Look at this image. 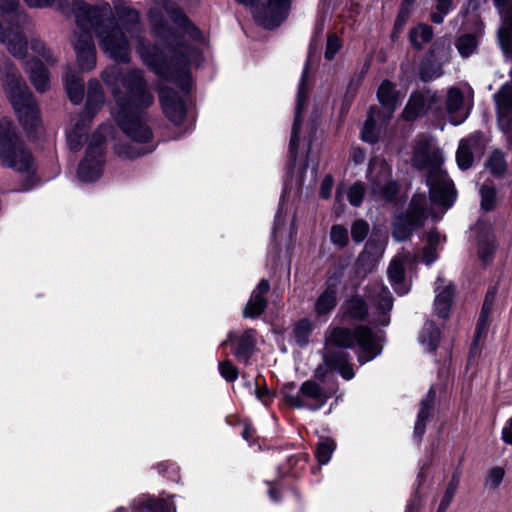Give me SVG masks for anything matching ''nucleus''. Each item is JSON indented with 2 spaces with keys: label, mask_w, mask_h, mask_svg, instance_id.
Instances as JSON below:
<instances>
[{
  "label": "nucleus",
  "mask_w": 512,
  "mask_h": 512,
  "mask_svg": "<svg viewBox=\"0 0 512 512\" xmlns=\"http://www.w3.org/2000/svg\"><path fill=\"white\" fill-rule=\"evenodd\" d=\"M102 79L108 85L116 101L113 115L123 132L131 139L129 147H117V153L124 158H134L153 150L152 145L146 144L151 139L150 128L143 121L142 106L153 102V96L146 90L141 72L134 70L123 74L118 65L109 67L102 73Z\"/></svg>",
  "instance_id": "f257e3e1"
},
{
  "label": "nucleus",
  "mask_w": 512,
  "mask_h": 512,
  "mask_svg": "<svg viewBox=\"0 0 512 512\" xmlns=\"http://www.w3.org/2000/svg\"><path fill=\"white\" fill-rule=\"evenodd\" d=\"M73 11L79 34H75L73 46L81 70L89 71L96 65V50L90 30H95L102 50L117 61H126L129 57V44L122 29L110 19L108 4L99 7L87 6L81 0L73 2Z\"/></svg>",
  "instance_id": "f03ea898"
},
{
  "label": "nucleus",
  "mask_w": 512,
  "mask_h": 512,
  "mask_svg": "<svg viewBox=\"0 0 512 512\" xmlns=\"http://www.w3.org/2000/svg\"><path fill=\"white\" fill-rule=\"evenodd\" d=\"M156 1L162 6L169 19L173 22L174 30L172 31V28L164 23L162 15L153 9L150 11L153 31L171 47L163 51L156 46L146 45L144 41H140L137 52L144 63L151 67L157 75L167 77L172 75L174 62L175 64L186 66V64L192 61L197 51L190 46H184L182 40H196L200 38V32L176 7L167 4L164 0Z\"/></svg>",
  "instance_id": "7ed1b4c3"
},
{
  "label": "nucleus",
  "mask_w": 512,
  "mask_h": 512,
  "mask_svg": "<svg viewBox=\"0 0 512 512\" xmlns=\"http://www.w3.org/2000/svg\"><path fill=\"white\" fill-rule=\"evenodd\" d=\"M354 344L358 347L360 364L373 360L382 351L380 339L375 337L369 328L360 326L352 332L349 329L336 327L331 329L325 337L324 366L338 371L346 380L352 379L355 373L349 363V354L342 349L351 348Z\"/></svg>",
  "instance_id": "20e7f679"
},
{
  "label": "nucleus",
  "mask_w": 512,
  "mask_h": 512,
  "mask_svg": "<svg viewBox=\"0 0 512 512\" xmlns=\"http://www.w3.org/2000/svg\"><path fill=\"white\" fill-rule=\"evenodd\" d=\"M413 165L427 171V185L430 189V202L442 208L444 213L456 198L452 181L442 169L443 153L436 141L428 136H419L414 145Z\"/></svg>",
  "instance_id": "39448f33"
},
{
  "label": "nucleus",
  "mask_w": 512,
  "mask_h": 512,
  "mask_svg": "<svg viewBox=\"0 0 512 512\" xmlns=\"http://www.w3.org/2000/svg\"><path fill=\"white\" fill-rule=\"evenodd\" d=\"M3 86L20 122L26 130L37 127L39 111L37 105L18 70L13 65H7Z\"/></svg>",
  "instance_id": "423d86ee"
},
{
  "label": "nucleus",
  "mask_w": 512,
  "mask_h": 512,
  "mask_svg": "<svg viewBox=\"0 0 512 512\" xmlns=\"http://www.w3.org/2000/svg\"><path fill=\"white\" fill-rule=\"evenodd\" d=\"M26 21L18 1L0 0V44H6L7 50L19 59L28 53V42L20 29Z\"/></svg>",
  "instance_id": "0eeeda50"
},
{
  "label": "nucleus",
  "mask_w": 512,
  "mask_h": 512,
  "mask_svg": "<svg viewBox=\"0 0 512 512\" xmlns=\"http://www.w3.org/2000/svg\"><path fill=\"white\" fill-rule=\"evenodd\" d=\"M0 161L3 166L17 172H29L33 167V158L22 140L15 132L10 120H0Z\"/></svg>",
  "instance_id": "6e6552de"
},
{
  "label": "nucleus",
  "mask_w": 512,
  "mask_h": 512,
  "mask_svg": "<svg viewBox=\"0 0 512 512\" xmlns=\"http://www.w3.org/2000/svg\"><path fill=\"white\" fill-rule=\"evenodd\" d=\"M366 179L369 184V196L375 202H392L399 193V184L392 178L391 166L381 157L370 160Z\"/></svg>",
  "instance_id": "1a4fd4ad"
},
{
  "label": "nucleus",
  "mask_w": 512,
  "mask_h": 512,
  "mask_svg": "<svg viewBox=\"0 0 512 512\" xmlns=\"http://www.w3.org/2000/svg\"><path fill=\"white\" fill-rule=\"evenodd\" d=\"M104 104V94L97 80H90L84 115L72 120V128L67 132V141L72 150L81 145L83 136L93 118Z\"/></svg>",
  "instance_id": "9d476101"
},
{
  "label": "nucleus",
  "mask_w": 512,
  "mask_h": 512,
  "mask_svg": "<svg viewBox=\"0 0 512 512\" xmlns=\"http://www.w3.org/2000/svg\"><path fill=\"white\" fill-rule=\"evenodd\" d=\"M281 391L285 401L295 408L318 410L329 399V395L316 382L311 380L302 383L299 389H296L293 382L286 383Z\"/></svg>",
  "instance_id": "9b49d317"
},
{
  "label": "nucleus",
  "mask_w": 512,
  "mask_h": 512,
  "mask_svg": "<svg viewBox=\"0 0 512 512\" xmlns=\"http://www.w3.org/2000/svg\"><path fill=\"white\" fill-rule=\"evenodd\" d=\"M252 10L255 20L266 28H274L286 18L292 0H236Z\"/></svg>",
  "instance_id": "f8f14e48"
},
{
  "label": "nucleus",
  "mask_w": 512,
  "mask_h": 512,
  "mask_svg": "<svg viewBox=\"0 0 512 512\" xmlns=\"http://www.w3.org/2000/svg\"><path fill=\"white\" fill-rule=\"evenodd\" d=\"M427 203L424 194H416L411 200L408 212L395 219L393 235L398 241L407 239L413 229L423 224L428 215H433L428 212Z\"/></svg>",
  "instance_id": "ddd939ff"
},
{
  "label": "nucleus",
  "mask_w": 512,
  "mask_h": 512,
  "mask_svg": "<svg viewBox=\"0 0 512 512\" xmlns=\"http://www.w3.org/2000/svg\"><path fill=\"white\" fill-rule=\"evenodd\" d=\"M104 136L97 132L93 135L84 160L78 168V178L83 182H93L100 178L103 168Z\"/></svg>",
  "instance_id": "4468645a"
},
{
  "label": "nucleus",
  "mask_w": 512,
  "mask_h": 512,
  "mask_svg": "<svg viewBox=\"0 0 512 512\" xmlns=\"http://www.w3.org/2000/svg\"><path fill=\"white\" fill-rule=\"evenodd\" d=\"M366 297L370 302L374 322L386 326L390 322L389 312L393 306L390 291L381 282H374L367 287Z\"/></svg>",
  "instance_id": "2eb2a0df"
},
{
  "label": "nucleus",
  "mask_w": 512,
  "mask_h": 512,
  "mask_svg": "<svg viewBox=\"0 0 512 512\" xmlns=\"http://www.w3.org/2000/svg\"><path fill=\"white\" fill-rule=\"evenodd\" d=\"M488 139L481 132H473L459 142L456 152V161L461 170L469 169L474 159L482 156Z\"/></svg>",
  "instance_id": "dca6fc26"
},
{
  "label": "nucleus",
  "mask_w": 512,
  "mask_h": 512,
  "mask_svg": "<svg viewBox=\"0 0 512 512\" xmlns=\"http://www.w3.org/2000/svg\"><path fill=\"white\" fill-rule=\"evenodd\" d=\"M473 97V91L467 87L466 95L457 87H451L447 91L446 110L454 125L462 123L468 116L471 109L469 102Z\"/></svg>",
  "instance_id": "f3484780"
},
{
  "label": "nucleus",
  "mask_w": 512,
  "mask_h": 512,
  "mask_svg": "<svg viewBox=\"0 0 512 512\" xmlns=\"http://www.w3.org/2000/svg\"><path fill=\"white\" fill-rule=\"evenodd\" d=\"M440 103V98L436 92L431 90L417 91L411 94L402 117L407 121H413L418 117L425 115L435 105Z\"/></svg>",
  "instance_id": "a211bd4d"
},
{
  "label": "nucleus",
  "mask_w": 512,
  "mask_h": 512,
  "mask_svg": "<svg viewBox=\"0 0 512 512\" xmlns=\"http://www.w3.org/2000/svg\"><path fill=\"white\" fill-rule=\"evenodd\" d=\"M309 65L308 62H306L305 68L303 70L299 86H298V93H297V100H296V111H295V119L292 129V135L290 139V154L291 156L295 157L297 146L300 139V134L302 131V124H303V111L307 105V99H308V88H307V75H308Z\"/></svg>",
  "instance_id": "6ab92c4d"
},
{
  "label": "nucleus",
  "mask_w": 512,
  "mask_h": 512,
  "mask_svg": "<svg viewBox=\"0 0 512 512\" xmlns=\"http://www.w3.org/2000/svg\"><path fill=\"white\" fill-rule=\"evenodd\" d=\"M159 99L165 115L176 125L182 123L186 115L183 99L176 92L166 87H160Z\"/></svg>",
  "instance_id": "aec40b11"
},
{
  "label": "nucleus",
  "mask_w": 512,
  "mask_h": 512,
  "mask_svg": "<svg viewBox=\"0 0 512 512\" xmlns=\"http://www.w3.org/2000/svg\"><path fill=\"white\" fill-rule=\"evenodd\" d=\"M475 241L478 246V256L484 262H488L495 248V238L492 225L485 221H479L472 229Z\"/></svg>",
  "instance_id": "412c9836"
},
{
  "label": "nucleus",
  "mask_w": 512,
  "mask_h": 512,
  "mask_svg": "<svg viewBox=\"0 0 512 512\" xmlns=\"http://www.w3.org/2000/svg\"><path fill=\"white\" fill-rule=\"evenodd\" d=\"M502 17V24L498 30V40L504 54L512 57V6L505 9L508 0H494Z\"/></svg>",
  "instance_id": "4be33fe9"
},
{
  "label": "nucleus",
  "mask_w": 512,
  "mask_h": 512,
  "mask_svg": "<svg viewBox=\"0 0 512 512\" xmlns=\"http://www.w3.org/2000/svg\"><path fill=\"white\" fill-rule=\"evenodd\" d=\"M338 303V287L336 283L328 282L325 289L319 294L314 303V312L317 318L327 320L330 313Z\"/></svg>",
  "instance_id": "5701e85b"
},
{
  "label": "nucleus",
  "mask_w": 512,
  "mask_h": 512,
  "mask_svg": "<svg viewBox=\"0 0 512 512\" xmlns=\"http://www.w3.org/2000/svg\"><path fill=\"white\" fill-rule=\"evenodd\" d=\"M498 113V122L502 130H507L512 117V87L503 85L494 95Z\"/></svg>",
  "instance_id": "b1692460"
},
{
  "label": "nucleus",
  "mask_w": 512,
  "mask_h": 512,
  "mask_svg": "<svg viewBox=\"0 0 512 512\" xmlns=\"http://www.w3.org/2000/svg\"><path fill=\"white\" fill-rule=\"evenodd\" d=\"M435 293V313L441 318H446L451 307L454 289L450 284H445L443 278L438 277Z\"/></svg>",
  "instance_id": "393cba45"
},
{
  "label": "nucleus",
  "mask_w": 512,
  "mask_h": 512,
  "mask_svg": "<svg viewBox=\"0 0 512 512\" xmlns=\"http://www.w3.org/2000/svg\"><path fill=\"white\" fill-rule=\"evenodd\" d=\"M387 273L389 281L397 294L405 295L409 292L410 284L404 277V260L402 256L398 255L391 261Z\"/></svg>",
  "instance_id": "a878e982"
},
{
  "label": "nucleus",
  "mask_w": 512,
  "mask_h": 512,
  "mask_svg": "<svg viewBox=\"0 0 512 512\" xmlns=\"http://www.w3.org/2000/svg\"><path fill=\"white\" fill-rule=\"evenodd\" d=\"M377 97L382 107L391 115L401 103L404 94L397 91L392 82L384 80L378 89Z\"/></svg>",
  "instance_id": "bb28decb"
},
{
  "label": "nucleus",
  "mask_w": 512,
  "mask_h": 512,
  "mask_svg": "<svg viewBox=\"0 0 512 512\" xmlns=\"http://www.w3.org/2000/svg\"><path fill=\"white\" fill-rule=\"evenodd\" d=\"M270 285L267 280L262 279L255 290L252 292L250 300L248 301L245 309L244 316L245 317H257L259 316L266 307V300L264 298V294L268 292Z\"/></svg>",
  "instance_id": "cd10ccee"
},
{
  "label": "nucleus",
  "mask_w": 512,
  "mask_h": 512,
  "mask_svg": "<svg viewBox=\"0 0 512 512\" xmlns=\"http://www.w3.org/2000/svg\"><path fill=\"white\" fill-rule=\"evenodd\" d=\"M26 71L30 80L39 92H45L49 88V75L47 69L43 66L39 59L27 62Z\"/></svg>",
  "instance_id": "c85d7f7f"
},
{
  "label": "nucleus",
  "mask_w": 512,
  "mask_h": 512,
  "mask_svg": "<svg viewBox=\"0 0 512 512\" xmlns=\"http://www.w3.org/2000/svg\"><path fill=\"white\" fill-rule=\"evenodd\" d=\"M341 311L344 318L362 320L368 313L367 305L358 295L349 297L342 305Z\"/></svg>",
  "instance_id": "c756f323"
},
{
  "label": "nucleus",
  "mask_w": 512,
  "mask_h": 512,
  "mask_svg": "<svg viewBox=\"0 0 512 512\" xmlns=\"http://www.w3.org/2000/svg\"><path fill=\"white\" fill-rule=\"evenodd\" d=\"M435 396H436V393L431 388L429 390L426 398L421 401L420 409H419L418 416H417V421H416L415 427H414V434L417 437H421L425 432L426 421L428 420L430 411L433 407V402H434Z\"/></svg>",
  "instance_id": "7c9ffc66"
},
{
  "label": "nucleus",
  "mask_w": 512,
  "mask_h": 512,
  "mask_svg": "<svg viewBox=\"0 0 512 512\" xmlns=\"http://www.w3.org/2000/svg\"><path fill=\"white\" fill-rule=\"evenodd\" d=\"M440 341V332L438 328L430 321L426 322L419 334V343L424 350L433 352L436 350Z\"/></svg>",
  "instance_id": "2f4dec72"
},
{
  "label": "nucleus",
  "mask_w": 512,
  "mask_h": 512,
  "mask_svg": "<svg viewBox=\"0 0 512 512\" xmlns=\"http://www.w3.org/2000/svg\"><path fill=\"white\" fill-rule=\"evenodd\" d=\"M64 83L70 101L74 104L81 103L84 95L82 79L69 71L64 76Z\"/></svg>",
  "instance_id": "473e14b6"
},
{
  "label": "nucleus",
  "mask_w": 512,
  "mask_h": 512,
  "mask_svg": "<svg viewBox=\"0 0 512 512\" xmlns=\"http://www.w3.org/2000/svg\"><path fill=\"white\" fill-rule=\"evenodd\" d=\"M255 345V331L246 330L238 339L235 356L239 361L247 362Z\"/></svg>",
  "instance_id": "72a5a7b5"
},
{
  "label": "nucleus",
  "mask_w": 512,
  "mask_h": 512,
  "mask_svg": "<svg viewBox=\"0 0 512 512\" xmlns=\"http://www.w3.org/2000/svg\"><path fill=\"white\" fill-rule=\"evenodd\" d=\"M142 512H176V508L170 499L159 498L154 499L150 496H145L141 500Z\"/></svg>",
  "instance_id": "f704fd0d"
},
{
  "label": "nucleus",
  "mask_w": 512,
  "mask_h": 512,
  "mask_svg": "<svg viewBox=\"0 0 512 512\" xmlns=\"http://www.w3.org/2000/svg\"><path fill=\"white\" fill-rule=\"evenodd\" d=\"M379 117V111L377 109H371L368 113V117L364 123L362 130V139L369 143H374L378 140L379 132L377 129V121Z\"/></svg>",
  "instance_id": "c9c22d12"
},
{
  "label": "nucleus",
  "mask_w": 512,
  "mask_h": 512,
  "mask_svg": "<svg viewBox=\"0 0 512 512\" xmlns=\"http://www.w3.org/2000/svg\"><path fill=\"white\" fill-rule=\"evenodd\" d=\"M485 167L491 174L503 176L507 171L505 155L500 150H494L487 159Z\"/></svg>",
  "instance_id": "e433bc0d"
},
{
  "label": "nucleus",
  "mask_w": 512,
  "mask_h": 512,
  "mask_svg": "<svg viewBox=\"0 0 512 512\" xmlns=\"http://www.w3.org/2000/svg\"><path fill=\"white\" fill-rule=\"evenodd\" d=\"M432 34V29L429 26L421 24L410 31V42L415 48H422L431 40Z\"/></svg>",
  "instance_id": "4c0bfd02"
},
{
  "label": "nucleus",
  "mask_w": 512,
  "mask_h": 512,
  "mask_svg": "<svg viewBox=\"0 0 512 512\" xmlns=\"http://www.w3.org/2000/svg\"><path fill=\"white\" fill-rule=\"evenodd\" d=\"M335 449V443L330 438H321L317 444L316 457L320 464H327Z\"/></svg>",
  "instance_id": "58836bf2"
},
{
  "label": "nucleus",
  "mask_w": 512,
  "mask_h": 512,
  "mask_svg": "<svg viewBox=\"0 0 512 512\" xmlns=\"http://www.w3.org/2000/svg\"><path fill=\"white\" fill-rule=\"evenodd\" d=\"M481 195V207L486 211H490L495 208L497 203L496 188L489 184H484L480 188Z\"/></svg>",
  "instance_id": "ea45409f"
},
{
  "label": "nucleus",
  "mask_w": 512,
  "mask_h": 512,
  "mask_svg": "<svg viewBox=\"0 0 512 512\" xmlns=\"http://www.w3.org/2000/svg\"><path fill=\"white\" fill-rule=\"evenodd\" d=\"M29 45L31 51L33 52V57L41 58L48 64H53L55 62L53 54L48 48H46L41 40L32 38L29 42Z\"/></svg>",
  "instance_id": "a19ab883"
},
{
  "label": "nucleus",
  "mask_w": 512,
  "mask_h": 512,
  "mask_svg": "<svg viewBox=\"0 0 512 512\" xmlns=\"http://www.w3.org/2000/svg\"><path fill=\"white\" fill-rule=\"evenodd\" d=\"M311 332H312V323L308 319L300 320L294 327L295 341L300 346L307 344Z\"/></svg>",
  "instance_id": "79ce46f5"
},
{
  "label": "nucleus",
  "mask_w": 512,
  "mask_h": 512,
  "mask_svg": "<svg viewBox=\"0 0 512 512\" xmlns=\"http://www.w3.org/2000/svg\"><path fill=\"white\" fill-rule=\"evenodd\" d=\"M456 46L463 57H468L475 51L477 39L471 34L463 35L457 40Z\"/></svg>",
  "instance_id": "37998d69"
},
{
  "label": "nucleus",
  "mask_w": 512,
  "mask_h": 512,
  "mask_svg": "<svg viewBox=\"0 0 512 512\" xmlns=\"http://www.w3.org/2000/svg\"><path fill=\"white\" fill-rule=\"evenodd\" d=\"M442 75V68L439 64L424 62L420 68V77L423 81H431Z\"/></svg>",
  "instance_id": "c03bdc74"
},
{
  "label": "nucleus",
  "mask_w": 512,
  "mask_h": 512,
  "mask_svg": "<svg viewBox=\"0 0 512 512\" xmlns=\"http://www.w3.org/2000/svg\"><path fill=\"white\" fill-rule=\"evenodd\" d=\"M330 239L334 245L344 247L348 243L347 229L341 225H334L330 231Z\"/></svg>",
  "instance_id": "a18cd8bd"
},
{
  "label": "nucleus",
  "mask_w": 512,
  "mask_h": 512,
  "mask_svg": "<svg viewBox=\"0 0 512 512\" xmlns=\"http://www.w3.org/2000/svg\"><path fill=\"white\" fill-rule=\"evenodd\" d=\"M436 12L431 15L434 23L440 24L443 22L444 17L450 12L452 8L451 0H435Z\"/></svg>",
  "instance_id": "49530a36"
},
{
  "label": "nucleus",
  "mask_w": 512,
  "mask_h": 512,
  "mask_svg": "<svg viewBox=\"0 0 512 512\" xmlns=\"http://www.w3.org/2000/svg\"><path fill=\"white\" fill-rule=\"evenodd\" d=\"M365 195V186L361 182L354 183L348 191V200L351 205L359 206Z\"/></svg>",
  "instance_id": "de8ad7c7"
},
{
  "label": "nucleus",
  "mask_w": 512,
  "mask_h": 512,
  "mask_svg": "<svg viewBox=\"0 0 512 512\" xmlns=\"http://www.w3.org/2000/svg\"><path fill=\"white\" fill-rule=\"evenodd\" d=\"M369 232V225L364 220H357L351 227V235L355 242H362Z\"/></svg>",
  "instance_id": "09e8293b"
},
{
  "label": "nucleus",
  "mask_w": 512,
  "mask_h": 512,
  "mask_svg": "<svg viewBox=\"0 0 512 512\" xmlns=\"http://www.w3.org/2000/svg\"><path fill=\"white\" fill-rule=\"evenodd\" d=\"M458 481L456 479H452L448 484L443 499L440 503L438 512H445L448 506L450 505L456 490H457Z\"/></svg>",
  "instance_id": "8fccbe9b"
},
{
  "label": "nucleus",
  "mask_w": 512,
  "mask_h": 512,
  "mask_svg": "<svg viewBox=\"0 0 512 512\" xmlns=\"http://www.w3.org/2000/svg\"><path fill=\"white\" fill-rule=\"evenodd\" d=\"M219 371L221 376L229 381H235L238 377V371L235 366L229 361H223L219 364Z\"/></svg>",
  "instance_id": "3c124183"
},
{
  "label": "nucleus",
  "mask_w": 512,
  "mask_h": 512,
  "mask_svg": "<svg viewBox=\"0 0 512 512\" xmlns=\"http://www.w3.org/2000/svg\"><path fill=\"white\" fill-rule=\"evenodd\" d=\"M341 48V41L336 35H329L327 38L325 58L332 60Z\"/></svg>",
  "instance_id": "603ef678"
},
{
  "label": "nucleus",
  "mask_w": 512,
  "mask_h": 512,
  "mask_svg": "<svg viewBox=\"0 0 512 512\" xmlns=\"http://www.w3.org/2000/svg\"><path fill=\"white\" fill-rule=\"evenodd\" d=\"M24 2L31 8H44V7L62 8L64 5L63 0H24Z\"/></svg>",
  "instance_id": "864d4df0"
},
{
  "label": "nucleus",
  "mask_w": 512,
  "mask_h": 512,
  "mask_svg": "<svg viewBox=\"0 0 512 512\" xmlns=\"http://www.w3.org/2000/svg\"><path fill=\"white\" fill-rule=\"evenodd\" d=\"M504 477V471L502 468L495 467L491 469V471L488 474L486 485H488L490 488H496L499 486L501 481Z\"/></svg>",
  "instance_id": "5fc2aeb1"
},
{
  "label": "nucleus",
  "mask_w": 512,
  "mask_h": 512,
  "mask_svg": "<svg viewBox=\"0 0 512 512\" xmlns=\"http://www.w3.org/2000/svg\"><path fill=\"white\" fill-rule=\"evenodd\" d=\"M491 309V303H488V299L485 300L482 312L479 317V322L477 326V337L481 335V333L487 328L488 315Z\"/></svg>",
  "instance_id": "6e6d98bb"
},
{
  "label": "nucleus",
  "mask_w": 512,
  "mask_h": 512,
  "mask_svg": "<svg viewBox=\"0 0 512 512\" xmlns=\"http://www.w3.org/2000/svg\"><path fill=\"white\" fill-rule=\"evenodd\" d=\"M118 13L120 18L127 23L134 25L139 22L138 12L130 7H123Z\"/></svg>",
  "instance_id": "4d7b16f0"
},
{
  "label": "nucleus",
  "mask_w": 512,
  "mask_h": 512,
  "mask_svg": "<svg viewBox=\"0 0 512 512\" xmlns=\"http://www.w3.org/2000/svg\"><path fill=\"white\" fill-rule=\"evenodd\" d=\"M333 188V179L331 176L327 175L322 180L321 186H320V196L323 199H328L331 196Z\"/></svg>",
  "instance_id": "13d9d810"
},
{
  "label": "nucleus",
  "mask_w": 512,
  "mask_h": 512,
  "mask_svg": "<svg viewBox=\"0 0 512 512\" xmlns=\"http://www.w3.org/2000/svg\"><path fill=\"white\" fill-rule=\"evenodd\" d=\"M437 259L436 248L427 243L423 251V261L430 265Z\"/></svg>",
  "instance_id": "bf43d9fd"
},
{
  "label": "nucleus",
  "mask_w": 512,
  "mask_h": 512,
  "mask_svg": "<svg viewBox=\"0 0 512 512\" xmlns=\"http://www.w3.org/2000/svg\"><path fill=\"white\" fill-rule=\"evenodd\" d=\"M282 211H283V204L280 205L279 211L277 212L276 217H275V225H274V229H273L274 237H277V234L281 232L282 227L285 224V220L282 216Z\"/></svg>",
  "instance_id": "052dcab7"
},
{
  "label": "nucleus",
  "mask_w": 512,
  "mask_h": 512,
  "mask_svg": "<svg viewBox=\"0 0 512 512\" xmlns=\"http://www.w3.org/2000/svg\"><path fill=\"white\" fill-rule=\"evenodd\" d=\"M502 440L509 445H512V418L508 420L502 429Z\"/></svg>",
  "instance_id": "680f3d73"
},
{
  "label": "nucleus",
  "mask_w": 512,
  "mask_h": 512,
  "mask_svg": "<svg viewBox=\"0 0 512 512\" xmlns=\"http://www.w3.org/2000/svg\"><path fill=\"white\" fill-rule=\"evenodd\" d=\"M255 393L257 399L265 405L269 404V402L272 399V396L270 395L269 391L266 388H260L257 386Z\"/></svg>",
  "instance_id": "e2e57ef3"
},
{
  "label": "nucleus",
  "mask_w": 512,
  "mask_h": 512,
  "mask_svg": "<svg viewBox=\"0 0 512 512\" xmlns=\"http://www.w3.org/2000/svg\"><path fill=\"white\" fill-rule=\"evenodd\" d=\"M351 159L355 164H361L365 160V152L359 147H354L351 150Z\"/></svg>",
  "instance_id": "0e129e2a"
},
{
  "label": "nucleus",
  "mask_w": 512,
  "mask_h": 512,
  "mask_svg": "<svg viewBox=\"0 0 512 512\" xmlns=\"http://www.w3.org/2000/svg\"><path fill=\"white\" fill-rule=\"evenodd\" d=\"M444 240L445 237L441 236L438 232H431L428 235L427 243L436 248V246L441 244Z\"/></svg>",
  "instance_id": "69168bd1"
},
{
  "label": "nucleus",
  "mask_w": 512,
  "mask_h": 512,
  "mask_svg": "<svg viewBox=\"0 0 512 512\" xmlns=\"http://www.w3.org/2000/svg\"><path fill=\"white\" fill-rule=\"evenodd\" d=\"M252 434V431L249 427H245L244 431L242 432V436L244 439L248 440L249 437L251 436Z\"/></svg>",
  "instance_id": "338daca9"
},
{
  "label": "nucleus",
  "mask_w": 512,
  "mask_h": 512,
  "mask_svg": "<svg viewBox=\"0 0 512 512\" xmlns=\"http://www.w3.org/2000/svg\"><path fill=\"white\" fill-rule=\"evenodd\" d=\"M405 22V16L399 15L396 20V27H401Z\"/></svg>",
  "instance_id": "774afa93"
}]
</instances>
